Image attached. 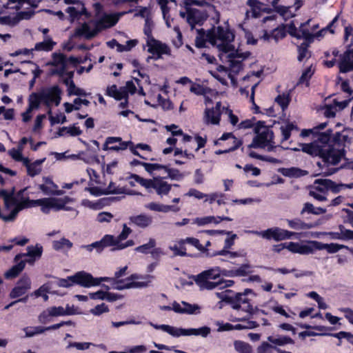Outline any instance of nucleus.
<instances>
[{"label":"nucleus","mask_w":353,"mask_h":353,"mask_svg":"<svg viewBox=\"0 0 353 353\" xmlns=\"http://www.w3.org/2000/svg\"><path fill=\"white\" fill-rule=\"evenodd\" d=\"M179 245H184L185 243L190 244L201 252H203L205 250L203 245L200 243L199 240L194 237H187L185 239H181L179 241Z\"/></svg>","instance_id":"de8ad7c7"},{"label":"nucleus","mask_w":353,"mask_h":353,"mask_svg":"<svg viewBox=\"0 0 353 353\" xmlns=\"http://www.w3.org/2000/svg\"><path fill=\"white\" fill-rule=\"evenodd\" d=\"M103 248L110 247V246H115L117 247L119 242L117 240V239L111 234H105L101 239Z\"/></svg>","instance_id":"864d4df0"},{"label":"nucleus","mask_w":353,"mask_h":353,"mask_svg":"<svg viewBox=\"0 0 353 353\" xmlns=\"http://www.w3.org/2000/svg\"><path fill=\"white\" fill-rule=\"evenodd\" d=\"M130 179H134L141 186L146 189L153 188L157 194L161 196L168 195L172 189V185L164 181L163 177L156 176L152 179H147L136 174H131Z\"/></svg>","instance_id":"20e7f679"},{"label":"nucleus","mask_w":353,"mask_h":353,"mask_svg":"<svg viewBox=\"0 0 353 353\" xmlns=\"http://www.w3.org/2000/svg\"><path fill=\"white\" fill-rule=\"evenodd\" d=\"M45 158L43 159H38L32 163L30 166L27 169V174L31 177H34L41 173L42 169L41 165L44 162Z\"/></svg>","instance_id":"c9c22d12"},{"label":"nucleus","mask_w":353,"mask_h":353,"mask_svg":"<svg viewBox=\"0 0 353 353\" xmlns=\"http://www.w3.org/2000/svg\"><path fill=\"white\" fill-rule=\"evenodd\" d=\"M314 74V71L312 70V66L307 67L306 69H305L301 76L300 77L298 83L299 84H303L305 83L307 86L310 84V80L312 78V75Z\"/></svg>","instance_id":"8fccbe9b"},{"label":"nucleus","mask_w":353,"mask_h":353,"mask_svg":"<svg viewBox=\"0 0 353 353\" xmlns=\"http://www.w3.org/2000/svg\"><path fill=\"white\" fill-rule=\"evenodd\" d=\"M72 243L65 237L61 238L59 241H54L52 243V248L57 251L65 250L68 251L72 247Z\"/></svg>","instance_id":"2f4dec72"},{"label":"nucleus","mask_w":353,"mask_h":353,"mask_svg":"<svg viewBox=\"0 0 353 353\" xmlns=\"http://www.w3.org/2000/svg\"><path fill=\"white\" fill-rule=\"evenodd\" d=\"M64 83L68 85V94L69 95H77V96H86L87 94L84 90L76 87L74 81L68 79L64 80Z\"/></svg>","instance_id":"58836bf2"},{"label":"nucleus","mask_w":353,"mask_h":353,"mask_svg":"<svg viewBox=\"0 0 353 353\" xmlns=\"http://www.w3.org/2000/svg\"><path fill=\"white\" fill-rule=\"evenodd\" d=\"M268 341L271 343L278 346H283L287 344L294 345L295 343L291 337L284 335H279L277 338L270 336L268 337Z\"/></svg>","instance_id":"c756f323"},{"label":"nucleus","mask_w":353,"mask_h":353,"mask_svg":"<svg viewBox=\"0 0 353 353\" xmlns=\"http://www.w3.org/2000/svg\"><path fill=\"white\" fill-rule=\"evenodd\" d=\"M152 217L146 214H141L130 217V223H134L141 228H145L152 223Z\"/></svg>","instance_id":"a211bd4d"},{"label":"nucleus","mask_w":353,"mask_h":353,"mask_svg":"<svg viewBox=\"0 0 353 353\" xmlns=\"http://www.w3.org/2000/svg\"><path fill=\"white\" fill-rule=\"evenodd\" d=\"M280 130L282 134V142H283L290 138L292 130L299 131V128L294 123L287 121L284 125L281 126Z\"/></svg>","instance_id":"b1692460"},{"label":"nucleus","mask_w":353,"mask_h":353,"mask_svg":"<svg viewBox=\"0 0 353 353\" xmlns=\"http://www.w3.org/2000/svg\"><path fill=\"white\" fill-rule=\"evenodd\" d=\"M152 325L156 329H161L173 336L179 337L181 336L182 328H176L168 325Z\"/></svg>","instance_id":"4c0bfd02"},{"label":"nucleus","mask_w":353,"mask_h":353,"mask_svg":"<svg viewBox=\"0 0 353 353\" xmlns=\"http://www.w3.org/2000/svg\"><path fill=\"white\" fill-rule=\"evenodd\" d=\"M339 68L341 73L353 71V49L347 50L341 55Z\"/></svg>","instance_id":"ddd939ff"},{"label":"nucleus","mask_w":353,"mask_h":353,"mask_svg":"<svg viewBox=\"0 0 353 353\" xmlns=\"http://www.w3.org/2000/svg\"><path fill=\"white\" fill-rule=\"evenodd\" d=\"M1 193L6 208H10L11 207L17 206V200L15 198L16 196L14 187H12L10 191L2 189Z\"/></svg>","instance_id":"aec40b11"},{"label":"nucleus","mask_w":353,"mask_h":353,"mask_svg":"<svg viewBox=\"0 0 353 353\" xmlns=\"http://www.w3.org/2000/svg\"><path fill=\"white\" fill-rule=\"evenodd\" d=\"M74 285H78L83 288H89L94 286H98L102 281H109L110 277H94L90 273L85 271L76 272L70 277Z\"/></svg>","instance_id":"39448f33"},{"label":"nucleus","mask_w":353,"mask_h":353,"mask_svg":"<svg viewBox=\"0 0 353 353\" xmlns=\"http://www.w3.org/2000/svg\"><path fill=\"white\" fill-rule=\"evenodd\" d=\"M187 22L194 29L196 25L202 26L208 19L209 15L206 10H201L196 8H187Z\"/></svg>","instance_id":"1a4fd4ad"},{"label":"nucleus","mask_w":353,"mask_h":353,"mask_svg":"<svg viewBox=\"0 0 353 353\" xmlns=\"http://www.w3.org/2000/svg\"><path fill=\"white\" fill-rule=\"evenodd\" d=\"M276 346H273L268 342L263 341L258 346L256 349L257 353H272V350H275Z\"/></svg>","instance_id":"338daca9"},{"label":"nucleus","mask_w":353,"mask_h":353,"mask_svg":"<svg viewBox=\"0 0 353 353\" xmlns=\"http://www.w3.org/2000/svg\"><path fill=\"white\" fill-rule=\"evenodd\" d=\"M52 64L54 65H67L68 59L65 54L62 53H54L52 54Z\"/></svg>","instance_id":"13d9d810"},{"label":"nucleus","mask_w":353,"mask_h":353,"mask_svg":"<svg viewBox=\"0 0 353 353\" xmlns=\"http://www.w3.org/2000/svg\"><path fill=\"white\" fill-rule=\"evenodd\" d=\"M248 5L252 8L253 17L258 18L259 17V12H256V10H259V9H261V6H263V4L258 0H248Z\"/></svg>","instance_id":"bf43d9fd"},{"label":"nucleus","mask_w":353,"mask_h":353,"mask_svg":"<svg viewBox=\"0 0 353 353\" xmlns=\"http://www.w3.org/2000/svg\"><path fill=\"white\" fill-rule=\"evenodd\" d=\"M314 183L316 185L314 189L321 193H325L329 190L330 184H332V181L327 179H316Z\"/></svg>","instance_id":"72a5a7b5"},{"label":"nucleus","mask_w":353,"mask_h":353,"mask_svg":"<svg viewBox=\"0 0 353 353\" xmlns=\"http://www.w3.org/2000/svg\"><path fill=\"white\" fill-rule=\"evenodd\" d=\"M265 122L263 121H259L256 123L254 128V132L256 134L248 145L249 148H265L267 146L268 150H272L273 146L271 145V143H273L274 132L265 125Z\"/></svg>","instance_id":"7ed1b4c3"},{"label":"nucleus","mask_w":353,"mask_h":353,"mask_svg":"<svg viewBox=\"0 0 353 353\" xmlns=\"http://www.w3.org/2000/svg\"><path fill=\"white\" fill-rule=\"evenodd\" d=\"M50 312V315L52 316H64V315H71L74 313L70 310L68 308L67 310H64V308L61 306L56 307L53 306L48 308Z\"/></svg>","instance_id":"49530a36"},{"label":"nucleus","mask_w":353,"mask_h":353,"mask_svg":"<svg viewBox=\"0 0 353 353\" xmlns=\"http://www.w3.org/2000/svg\"><path fill=\"white\" fill-rule=\"evenodd\" d=\"M319 243L317 241H309L307 244H301L299 254H312L315 250H318V249L316 248V243Z\"/></svg>","instance_id":"a18cd8bd"},{"label":"nucleus","mask_w":353,"mask_h":353,"mask_svg":"<svg viewBox=\"0 0 353 353\" xmlns=\"http://www.w3.org/2000/svg\"><path fill=\"white\" fill-rule=\"evenodd\" d=\"M308 48L309 43L307 42H303L297 47V59L299 61L301 62L305 57L310 58L311 57V52L308 50Z\"/></svg>","instance_id":"ea45409f"},{"label":"nucleus","mask_w":353,"mask_h":353,"mask_svg":"<svg viewBox=\"0 0 353 353\" xmlns=\"http://www.w3.org/2000/svg\"><path fill=\"white\" fill-rule=\"evenodd\" d=\"M208 41L212 45L216 44V41L232 42L234 39V34L230 29L225 30L223 27L219 26L216 28L214 26L208 30L206 33Z\"/></svg>","instance_id":"423d86ee"},{"label":"nucleus","mask_w":353,"mask_h":353,"mask_svg":"<svg viewBox=\"0 0 353 353\" xmlns=\"http://www.w3.org/2000/svg\"><path fill=\"white\" fill-rule=\"evenodd\" d=\"M310 22V20H308L307 22L301 23L299 29L300 33H298V37H299L298 39H304L306 41L309 43H311L313 41L314 35L312 34L310 30L307 28H304V26L307 25Z\"/></svg>","instance_id":"37998d69"},{"label":"nucleus","mask_w":353,"mask_h":353,"mask_svg":"<svg viewBox=\"0 0 353 353\" xmlns=\"http://www.w3.org/2000/svg\"><path fill=\"white\" fill-rule=\"evenodd\" d=\"M147 46L148 52L157 55V59L161 58L163 54L170 55L171 54V50L167 44L155 39L154 37L147 41Z\"/></svg>","instance_id":"9d476101"},{"label":"nucleus","mask_w":353,"mask_h":353,"mask_svg":"<svg viewBox=\"0 0 353 353\" xmlns=\"http://www.w3.org/2000/svg\"><path fill=\"white\" fill-rule=\"evenodd\" d=\"M168 174V177L171 179L181 180L183 179V175L180 173V171L177 169L170 168L167 165V168L164 169Z\"/></svg>","instance_id":"e2e57ef3"},{"label":"nucleus","mask_w":353,"mask_h":353,"mask_svg":"<svg viewBox=\"0 0 353 353\" xmlns=\"http://www.w3.org/2000/svg\"><path fill=\"white\" fill-rule=\"evenodd\" d=\"M144 168L148 173L152 174L154 170H164L167 168V165L159 163H145V164H144Z\"/></svg>","instance_id":"052dcab7"},{"label":"nucleus","mask_w":353,"mask_h":353,"mask_svg":"<svg viewBox=\"0 0 353 353\" xmlns=\"http://www.w3.org/2000/svg\"><path fill=\"white\" fill-rule=\"evenodd\" d=\"M55 198H43L34 200L32 207L40 206L41 210L44 214L50 213L53 209L52 201H55Z\"/></svg>","instance_id":"412c9836"},{"label":"nucleus","mask_w":353,"mask_h":353,"mask_svg":"<svg viewBox=\"0 0 353 353\" xmlns=\"http://www.w3.org/2000/svg\"><path fill=\"white\" fill-rule=\"evenodd\" d=\"M329 335L330 336H332L334 337H336L339 339H346L347 341L351 343L352 345H353V334L350 332H344V331H341L338 333H335V334H329Z\"/></svg>","instance_id":"680f3d73"},{"label":"nucleus","mask_w":353,"mask_h":353,"mask_svg":"<svg viewBox=\"0 0 353 353\" xmlns=\"http://www.w3.org/2000/svg\"><path fill=\"white\" fill-rule=\"evenodd\" d=\"M143 281H131L125 283V280H118L116 281L117 285L113 288L118 290H123L130 288H143L150 285L153 279H143Z\"/></svg>","instance_id":"4468645a"},{"label":"nucleus","mask_w":353,"mask_h":353,"mask_svg":"<svg viewBox=\"0 0 353 353\" xmlns=\"http://www.w3.org/2000/svg\"><path fill=\"white\" fill-rule=\"evenodd\" d=\"M27 253H20L17 254L14 256V261L17 262L20 259H21L23 257H33L35 259H39L42 255L43 248L41 246H28L27 247Z\"/></svg>","instance_id":"6ab92c4d"},{"label":"nucleus","mask_w":353,"mask_h":353,"mask_svg":"<svg viewBox=\"0 0 353 353\" xmlns=\"http://www.w3.org/2000/svg\"><path fill=\"white\" fill-rule=\"evenodd\" d=\"M295 232L288 231L278 227L268 228L261 232V236L267 240L281 241L290 239L295 235Z\"/></svg>","instance_id":"6e6552de"},{"label":"nucleus","mask_w":353,"mask_h":353,"mask_svg":"<svg viewBox=\"0 0 353 353\" xmlns=\"http://www.w3.org/2000/svg\"><path fill=\"white\" fill-rule=\"evenodd\" d=\"M280 172L285 176L296 178L303 176L307 173L305 170L295 167H292L290 168H282L281 169Z\"/></svg>","instance_id":"7c9ffc66"},{"label":"nucleus","mask_w":353,"mask_h":353,"mask_svg":"<svg viewBox=\"0 0 353 353\" xmlns=\"http://www.w3.org/2000/svg\"><path fill=\"white\" fill-rule=\"evenodd\" d=\"M41 103H43L41 93L33 92L29 97L28 108L32 110H33L34 109H37L39 108Z\"/></svg>","instance_id":"f704fd0d"},{"label":"nucleus","mask_w":353,"mask_h":353,"mask_svg":"<svg viewBox=\"0 0 353 353\" xmlns=\"http://www.w3.org/2000/svg\"><path fill=\"white\" fill-rule=\"evenodd\" d=\"M221 141H228L226 143L227 147L223 150L216 151V154H223L234 151L243 144V141L238 139L232 132L223 133L218 140L214 141V144L221 145Z\"/></svg>","instance_id":"0eeeda50"},{"label":"nucleus","mask_w":353,"mask_h":353,"mask_svg":"<svg viewBox=\"0 0 353 353\" xmlns=\"http://www.w3.org/2000/svg\"><path fill=\"white\" fill-rule=\"evenodd\" d=\"M234 346L235 350L239 353H252V346L243 341H235Z\"/></svg>","instance_id":"79ce46f5"},{"label":"nucleus","mask_w":353,"mask_h":353,"mask_svg":"<svg viewBox=\"0 0 353 353\" xmlns=\"http://www.w3.org/2000/svg\"><path fill=\"white\" fill-rule=\"evenodd\" d=\"M27 190L28 188L26 187L15 193V198L17 200V206L24 205L26 206V209L32 208L34 201V200L30 199L28 196L24 195L25 192Z\"/></svg>","instance_id":"bb28decb"},{"label":"nucleus","mask_w":353,"mask_h":353,"mask_svg":"<svg viewBox=\"0 0 353 353\" xmlns=\"http://www.w3.org/2000/svg\"><path fill=\"white\" fill-rule=\"evenodd\" d=\"M332 130L328 129L324 132L316 133L317 139L310 143H302L301 150L312 157H319L323 162V166L336 165L345 156L344 150H336L329 144Z\"/></svg>","instance_id":"f257e3e1"},{"label":"nucleus","mask_w":353,"mask_h":353,"mask_svg":"<svg viewBox=\"0 0 353 353\" xmlns=\"http://www.w3.org/2000/svg\"><path fill=\"white\" fill-rule=\"evenodd\" d=\"M274 10L277 13H279L281 17H283L285 21H287L288 19L292 18L295 16V14L290 11V7L279 6L277 7H275Z\"/></svg>","instance_id":"3c124183"},{"label":"nucleus","mask_w":353,"mask_h":353,"mask_svg":"<svg viewBox=\"0 0 353 353\" xmlns=\"http://www.w3.org/2000/svg\"><path fill=\"white\" fill-rule=\"evenodd\" d=\"M43 103L47 106L50 107L52 103H54L56 105H59L61 97V90L59 85H53L48 89L46 92H41Z\"/></svg>","instance_id":"9b49d317"},{"label":"nucleus","mask_w":353,"mask_h":353,"mask_svg":"<svg viewBox=\"0 0 353 353\" xmlns=\"http://www.w3.org/2000/svg\"><path fill=\"white\" fill-rule=\"evenodd\" d=\"M145 208L155 212H168L171 210H175L173 205L159 204L155 202H151L145 205Z\"/></svg>","instance_id":"e433bc0d"},{"label":"nucleus","mask_w":353,"mask_h":353,"mask_svg":"<svg viewBox=\"0 0 353 353\" xmlns=\"http://www.w3.org/2000/svg\"><path fill=\"white\" fill-rule=\"evenodd\" d=\"M221 112H218L212 108H206L205 110V121L207 123L217 125L221 120Z\"/></svg>","instance_id":"cd10ccee"},{"label":"nucleus","mask_w":353,"mask_h":353,"mask_svg":"<svg viewBox=\"0 0 353 353\" xmlns=\"http://www.w3.org/2000/svg\"><path fill=\"white\" fill-rule=\"evenodd\" d=\"M43 180L44 183L39 185V188L45 194L57 196L63 194V191L58 190V185L53 182L51 178L48 176H44Z\"/></svg>","instance_id":"2eb2a0df"},{"label":"nucleus","mask_w":353,"mask_h":353,"mask_svg":"<svg viewBox=\"0 0 353 353\" xmlns=\"http://www.w3.org/2000/svg\"><path fill=\"white\" fill-rule=\"evenodd\" d=\"M113 214L108 212H102L98 214L97 221L99 223H109L113 218Z\"/></svg>","instance_id":"774afa93"},{"label":"nucleus","mask_w":353,"mask_h":353,"mask_svg":"<svg viewBox=\"0 0 353 353\" xmlns=\"http://www.w3.org/2000/svg\"><path fill=\"white\" fill-rule=\"evenodd\" d=\"M339 229L341 231L343 241L353 240V230L346 229L343 225H339Z\"/></svg>","instance_id":"69168bd1"},{"label":"nucleus","mask_w":353,"mask_h":353,"mask_svg":"<svg viewBox=\"0 0 353 353\" xmlns=\"http://www.w3.org/2000/svg\"><path fill=\"white\" fill-rule=\"evenodd\" d=\"M252 266L249 263L242 264L239 268L234 270H223L222 274L226 276L235 277V276H245L251 271Z\"/></svg>","instance_id":"f3484780"},{"label":"nucleus","mask_w":353,"mask_h":353,"mask_svg":"<svg viewBox=\"0 0 353 353\" xmlns=\"http://www.w3.org/2000/svg\"><path fill=\"white\" fill-rule=\"evenodd\" d=\"M221 273L222 274V270L221 271L219 268H212L201 272L198 275L194 276V279H198L199 281H202L203 279L216 280L221 279Z\"/></svg>","instance_id":"393cba45"},{"label":"nucleus","mask_w":353,"mask_h":353,"mask_svg":"<svg viewBox=\"0 0 353 353\" xmlns=\"http://www.w3.org/2000/svg\"><path fill=\"white\" fill-rule=\"evenodd\" d=\"M17 285L19 287L23 288L26 292L31 288V280L30 277L24 274L21 276V277L19 279L17 283Z\"/></svg>","instance_id":"6e6d98bb"},{"label":"nucleus","mask_w":353,"mask_h":353,"mask_svg":"<svg viewBox=\"0 0 353 353\" xmlns=\"http://www.w3.org/2000/svg\"><path fill=\"white\" fill-rule=\"evenodd\" d=\"M16 264L12 266L6 273L5 277L7 279L16 278L23 270L26 266V261L15 262Z\"/></svg>","instance_id":"a878e982"},{"label":"nucleus","mask_w":353,"mask_h":353,"mask_svg":"<svg viewBox=\"0 0 353 353\" xmlns=\"http://www.w3.org/2000/svg\"><path fill=\"white\" fill-rule=\"evenodd\" d=\"M56 45V42L53 41L50 37L47 38L42 42H39L35 44L34 49L37 51H51L54 46Z\"/></svg>","instance_id":"473e14b6"},{"label":"nucleus","mask_w":353,"mask_h":353,"mask_svg":"<svg viewBox=\"0 0 353 353\" xmlns=\"http://www.w3.org/2000/svg\"><path fill=\"white\" fill-rule=\"evenodd\" d=\"M26 337H32L37 334H40L46 332L45 327L35 326L26 327L23 328Z\"/></svg>","instance_id":"603ef678"},{"label":"nucleus","mask_w":353,"mask_h":353,"mask_svg":"<svg viewBox=\"0 0 353 353\" xmlns=\"http://www.w3.org/2000/svg\"><path fill=\"white\" fill-rule=\"evenodd\" d=\"M99 32V29H97L96 24H94V28L91 30L90 26L85 22L81 27L75 29L74 36L78 37H83L89 40L96 37Z\"/></svg>","instance_id":"dca6fc26"},{"label":"nucleus","mask_w":353,"mask_h":353,"mask_svg":"<svg viewBox=\"0 0 353 353\" xmlns=\"http://www.w3.org/2000/svg\"><path fill=\"white\" fill-rule=\"evenodd\" d=\"M290 101H291V97L289 95V94H279L275 98V102H276L281 106V109L283 111L288 108Z\"/></svg>","instance_id":"09e8293b"},{"label":"nucleus","mask_w":353,"mask_h":353,"mask_svg":"<svg viewBox=\"0 0 353 353\" xmlns=\"http://www.w3.org/2000/svg\"><path fill=\"white\" fill-rule=\"evenodd\" d=\"M157 99L163 110H170L174 108L173 103L170 99L163 98L161 94L158 95Z\"/></svg>","instance_id":"4d7b16f0"},{"label":"nucleus","mask_w":353,"mask_h":353,"mask_svg":"<svg viewBox=\"0 0 353 353\" xmlns=\"http://www.w3.org/2000/svg\"><path fill=\"white\" fill-rule=\"evenodd\" d=\"M194 279L201 290H213L216 288H222L223 282L220 279L214 281H212L210 279H203L202 281H199L198 279Z\"/></svg>","instance_id":"5701e85b"},{"label":"nucleus","mask_w":353,"mask_h":353,"mask_svg":"<svg viewBox=\"0 0 353 353\" xmlns=\"http://www.w3.org/2000/svg\"><path fill=\"white\" fill-rule=\"evenodd\" d=\"M125 13V12L119 14H104L101 19L95 22L97 28L99 29V32L115 26L119 20V17Z\"/></svg>","instance_id":"f8f14e48"},{"label":"nucleus","mask_w":353,"mask_h":353,"mask_svg":"<svg viewBox=\"0 0 353 353\" xmlns=\"http://www.w3.org/2000/svg\"><path fill=\"white\" fill-rule=\"evenodd\" d=\"M316 248H317L318 250H325L328 253L330 254L336 253L341 249H349V247L347 245L334 243H323L322 242L319 241V243H316Z\"/></svg>","instance_id":"4be33fe9"},{"label":"nucleus","mask_w":353,"mask_h":353,"mask_svg":"<svg viewBox=\"0 0 353 353\" xmlns=\"http://www.w3.org/2000/svg\"><path fill=\"white\" fill-rule=\"evenodd\" d=\"M26 209V206L23 205L14 207V208L12 210L10 213L8 215H3L2 216V219L4 221H13L15 220L18 213L21 211L22 210Z\"/></svg>","instance_id":"5fc2aeb1"},{"label":"nucleus","mask_w":353,"mask_h":353,"mask_svg":"<svg viewBox=\"0 0 353 353\" xmlns=\"http://www.w3.org/2000/svg\"><path fill=\"white\" fill-rule=\"evenodd\" d=\"M251 289H245L243 292L234 293L232 290H227L223 292L216 293V296L225 303L229 304L234 310H242L250 314H253V307L250 300L247 297L248 294L252 293Z\"/></svg>","instance_id":"f03ea898"},{"label":"nucleus","mask_w":353,"mask_h":353,"mask_svg":"<svg viewBox=\"0 0 353 353\" xmlns=\"http://www.w3.org/2000/svg\"><path fill=\"white\" fill-rule=\"evenodd\" d=\"M156 246V240L154 239H150L147 243L139 245L135 248V251L148 254L150 252L152 248Z\"/></svg>","instance_id":"c03bdc74"},{"label":"nucleus","mask_w":353,"mask_h":353,"mask_svg":"<svg viewBox=\"0 0 353 353\" xmlns=\"http://www.w3.org/2000/svg\"><path fill=\"white\" fill-rule=\"evenodd\" d=\"M182 304L184 305L183 310L184 314H192L196 313V310H199L200 307L196 304H190L185 301H182Z\"/></svg>","instance_id":"0e129e2a"},{"label":"nucleus","mask_w":353,"mask_h":353,"mask_svg":"<svg viewBox=\"0 0 353 353\" xmlns=\"http://www.w3.org/2000/svg\"><path fill=\"white\" fill-rule=\"evenodd\" d=\"M288 226L294 230H307L312 228L314 225L311 223H305L300 219H287Z\"/></svg>","instance_id":"c85d7f7f"},{"label":"nucleus","mask_w":353,"mask_h":353,"mask_svg":"<svg viewBox=\"0 0 353 353\" xmlns=\"http://www.w3.org/2000/svg\"><path fill=\"white\" fill-rule=\"evenodd\" d=\"M287 35L286 26L285 24H281L275 28L272 31V38L278 42L279 40L284 39Z\"/></svg>","instance_id":"a19ab883"}]
</instances>
